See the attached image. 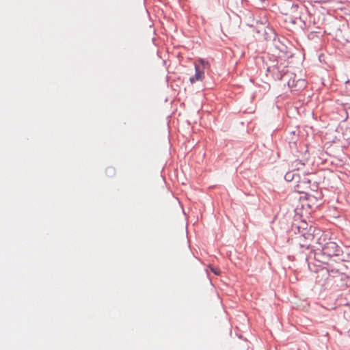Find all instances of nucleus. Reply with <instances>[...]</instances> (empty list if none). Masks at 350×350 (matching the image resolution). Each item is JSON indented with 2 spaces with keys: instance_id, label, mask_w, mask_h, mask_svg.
<instances>
[{
  "instance_id": "nucleus-8",
  "label": "nucleus",
  "mask_w": 350,
  "mask_h": 350,
  "mask_svg": "<svg viewBox=\"0 0 350 350\" xmlns=\"http://www.w3.org/2000/svg\"><path fill=\"white\" fill-rule=\"evenodd\" d=\"M211 269L215 275H219L221 273V271L218 268L211 267Z\"/></svg>"
},
{
  "instance_id": "nucleus-10",
  "label": "nucleus",
  "mask_w": 350,
  "mask_h": 350,
  "mask_svg": "<svg viewBox=\"0 0 350 350\" xmlns=\"http://www.w3.org/2000/svg\"><path fill=\"white\" fill-rule=\"evenodd\" d=\"M322 239H323V240H325V237H324V236H321V237H320L318 239V240H319V241H321Z\"/></svg>"
},
{
  "instance_id": "nucleus-9",
  "label": "nucleus",
  "mask_w": 350,
  "mask_h": 350,
  "mask_svg": "<svg viewBox=\"0 0 350 350\" xmlns=\"http://www.w3.org/2000/svg\"><path fill=\"white\" fill-rule=\"evenodd\" d=\"M306 235H307L308 239H310V238L314 239V236L310 233L307 234Z\"/></svg>"
},
{
  "instance_id": "nucleus-4",
  "label": "nucleus",
  "mask_w": 350,
  "mask_h": 350,
  "mask_svg": "<svg viewBox=\"0 0 350 350\" xmlns=\"http://www.w3.org/2000/svg\"><path fill=\"white\" fill-rule=\"evenodd\" d=\"M284 178L287 182H291L295 179H300V176L299 174L292 170L285 174Z\"/></svg>"
},
{
  "instance_id": "nucleus-5",
  "label": "nucleus",
  "mask_w": 350,
  "mask_h": 350,
  "mask_svg": "<svg viewBox=\"0 0 350 350\" xmlns=\"http://www.w3.org/2000/svg\"><path fill=\"white\" fill-rule=\"evenodd\" d=\"M304 166V163L299 159H296L291 163V168L293 170H301Z\"/></svg>"
},
{
  "instance_id": "nucleus-7",
  "label": "nucleus",
  "mask_w": 350,
  "mask_h": 350,
  "mask_svg": "<svg viewBox=\"0 0 350 350\" xmlns=\"http://www.w3.org/2000/svg\"><path fill=\"white\" fill-rule=\"evenodd\" d=\"M106 171H107V174L109 176H112V175H113L115 174V170L112 167H108Z\"/></svg>"
},
{
  "instance_id": "nucleus-6",
  "label": "nucleus",
  "mask_w": 350,
  "mask_h": 350,
  "mask_svg": "<svg viewBox=\"0 0 350 350\" xmlns=\"http://www.w3.org/2000/svg\"><path fill=\"white\" fill-rule=\"evenodd\" d=\"M307 199L310 202L312 203L313 205L321 201V199H318L317 196L310 194H308Z\"/></svg>"
},
{
  "instance_id": "nucleus-11",
  "label": "nucleus",
  "mask_w": 350,
  "mask_h": 350,
  "mask_svg": "<svg viewBox=\"0 0 350 350\" xmlns=\"http://www.w3.org/2000/svg\"><path fill=\"white\" fill-rule=\"evenodd\" d=\"M310 245H311L310 243H308V244H306L305 246H306L307 247H309Z\"/></svg>"
},
{
  "instance_id": "nucleus-2",
  "label": "nucleus",
  "mask_w": 350,
  "mask_h": 350,
  "mask_svg": "<svg viewBox=\"0 0 350 350\" xmlns=\"http://www.w3.org/2000/svg\"><path fill=\"white\" fill-rule=\"evenodd\" d=\"M340 252V248L335 242H327L322 247L323 254L328 257L339 256Z\"/></svg>"
},
{
  "instance_id": "nucleus-1",
  "label": "nucleus",
  "mask_w": 350,
  "mask_h": 350,
  "mask_svg": "<svg viewBox=\"0 0 350 350\" xmlns=\"http://www.w3.org/2000/svg\"><path fill=\"white\" fill-rule=\"evenodd\" d=\"M198 62L200 65L196 64H195V75L189 79V81L191 83H193L197 81H202L204 78V70L210 68V64L203 59H200Z\"/></svg>"
},
{
  "instance_id": "nucleus-3",
  "label": "nucleus",
  "mask_w": 350,
  "mask_h": 350,
  "mask_svg": "<svg viewBox=\"0 0 350 350\" xmlns=\"http://www.w3.org/2000/svg\"><path fill=\"white\" fill-rule=\"evenodd\" d=\"M310 186V180L306 178L297 181V183L294 186L295 190L299 193H307L308 189Z\"/></svg>"
}]
</instances>
